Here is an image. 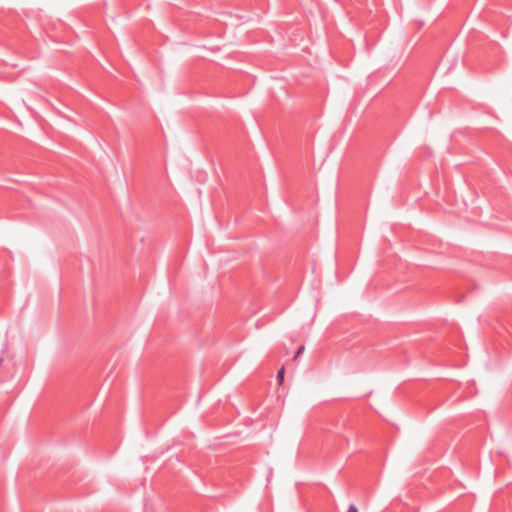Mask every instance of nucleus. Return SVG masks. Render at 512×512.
<instances>
[{
    "label": "nucleus",
    "instance_id": "3",
    "mask_svg": "<svg viewBox=\"0 0 512 512\" xmlns=\"http://www.w3.org/2000/svg\"><path fill=\"white\" fill-rule=\"evenodd\" d=\"M347 512H358V508L354 504H351Z\"/></svg>",
    "mask_w": 512,
    "mask_h": 512
},
{
    "label": "nucleus",
    "instance_id": "1",
    "mask_svg": "<svg viewBox=\"0 0 512 512\" xmlns=\"http://www.w3.org/2000/svg\"><path fill=\"white\" fill-rule=\"evenodd\" d=\"M284 376H285V368L282 367L278 372H277V376H276V380L278 382V384H282L283 381H284Z\"/></svg>",
    "mask_w": 512,
    "mask_h": 512
},
{
    "label": "nucleus",
    "instance_id": "2",
    "mask_svg": "<svg viewBox=\"0 0 512 512\" xmlns=\"http://www.w3.org/2000/svg\"><path fill=\"white\" fill-rule=\"evenodd\" d=\"M304 349H305V348H304V346H300V347L297 349V351H296V353H295L294 358L299 357V356L303 353Z\"/></svg>",
    "mask_w": 512,
    "mask_h": 512
}]
</instances>
